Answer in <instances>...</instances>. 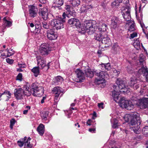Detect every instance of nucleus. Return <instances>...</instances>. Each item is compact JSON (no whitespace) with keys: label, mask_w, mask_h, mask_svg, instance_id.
Instances as JSON below:
<instances>
[{"label":"nucleus","mask_w":148,"mask_h":148,"mask_svg":"<svg viewBox=\"0 0 148 148\" xmlns=\"http://www.w3.org/2000/svg\"><path fill=\"white\" fill-rule=\"evenodd\" d=\"M124 119L126 122H129L130 128L136 134H138L141 129L139 125L140 124V117L138 115L137 113L135 112L132 114H126Z\"/></svg>","instance_id":"f257e3e1"},{"label":"nucleus","mask_w":148,"mask_h":148,"mask_svg":"<svg viewBox=\"0 0 148 148\" xmlns=\"http://www.w3.org/2000/svg\"><path fill=\"white\" fill-rule=\"evenodd\" d=\"M29 87L30 90V92H29L30 96L32 94L34 96H39V95H43L44 93L43 88L37 82L33 83Z\"/></svg>","instance_id":"f03ea898"},{"label":"nucleus","mask_w":148,"mask_h":148,"mask_svg":"<svg viewBox=\"0 0 148 148\" xmlns=\"http://www.w3.org/2000/svg\"><path fill=\"white\" fill-rule=\"evenodd\" d=\"M96 24V22L95 21L86 20L84 23L85 29L88 32L89 34H92L95 31Z\"/></svg>","instance_id":"7ed1b4c3"},{"label":"nucleus","mask_w":148,"mask_h":148,"mask_svg":"<svg viewBox=\"0 0 148 148\" xmlns=\"http://www.w3.org/2000/svg\"><path fill=\"white\" fill-rule=\"evenodd\" d=\"M15 97L17 100H21L23 99L24 97H27L30 96V93L27 91H24L21 88H16L14 91Z\"/></svg>","instance_id":"20e7f679"},{"label":"nucleus","mask_w":148,"mask_h":148,"mask_svg":"<svg viewBox=\"0 0 148 148\" xmlns=\"http://www.w3.org/2000/svg\"><path fill=\"white\" fill-rule=\"evenodd\" d=\"M65 21L64 18L58 17L53 19L51 23L53 27L57 30L61 29L64 28V24Z\"/></svg>","instance_id":"39448f33"},{"label":"nucleus","mask_w":148,"mask_h":148,"mask_svg":"<svg viewBox=\"0 0 148 148\" xmlns=\"http://www.w3.org/2000/svg\"><path fill=\"white\" fill-rule=\"evenodd\" d=\"M95 75L97 77V78L96 79V81H103L105 80V79L108 78V75L107 73L103 71V70H101L96 69L94 71Z\"/></svg>","instance_id":"423d86ee"},{"label":"nucleus","mask_w":148,"mask_h":148,"mask_svg":"<svg viewBox=\"0 0 148 148\" xmlns=\"http://www.w3.org/2000/svg\"><path fill=\"white\" fill-rule=\"evenodd\" d=\"M120 106L122 108H125L128 110H131L133 108L134 105L130 101L125 100L124 97L121 98L120 100Z\"/></svg>","instance_id":"0eeeda50"},{"label":"nucleus","mask_w":148,"mask_h":148,"mask_svg":"<svg viewBox=\"0 0 148 148\" xmlns=\"http://www.w3.org/2000/svg\"><path fill=\"white\" fill-rule=\"evenodd\" d=\"M50 45L47 43H45L41 45L40 48V52L42 55H47L51 50Z\"/></svg>","instance_id":"6e6552de"},{"label":"nucleus","mask_w":148,"mask_h":148,"mask_svg":"<svg viewBox=\"0 0 148 148\" xmlns=\"http://www.w3.org/2000/svg\"><path fill=\"white\" fill-rule=\"evenodd\" d=\"M76 75L75 81L77 82H81L85 79L84 73L79 69H77L75 71Z\"/></svg>","instance_id":"1a4fd4ad"},{"label":"nucleus","mask_w":148,"mask_h":148,"mask_svg":"<svg viewBox=\"0 0 148 148\" xmlns=\"http://www.w3.org/2000/svg\"><path fill=\"white\" fill-rule=\"evenodd\" d=\"M47 37L48 39L51 40L56 39L58 35L54 29H49L46 31Z\"/></svg>","instance_id":"9d476101"},{"label":"nucleus","mask_w":148,"mask_h":148,"mask_svg":"<svg viewBox=\"0 0 148 148\" xmlns=\"http://www.w3.org/2000/svg\"><path fill=\"white\" fill-rule=\"evenodd\" d=\"M123 13L122 14L124 19L126 21H130L131 18L130 14V8L128 5H126L123 9Z\"/></svg>","instance_id":"9b49d317"},{"label":"nucleus","mask_w":148,"mask_h":148,"mask_svg":"<svg viewBox=\"0 0 148 148\" xmlns=\"http://www.w3.org/2000/svg\"><path fill=\"white\" fill-rule=\"evenodd\" d=\"M29 14L30 17L34 18L37 16L38 14V9L36 6L30 5L29 7Z\"/></svg>","instance_id":"f8f14e48"},{"label":"nucleus","mask_w":148,"mask_h":148,"mask_svg":"<svg viewBox=\"0 0 148 148\" xmlns=\"http://www.w3.org/2000/svg\"><path fill=\"white\" fill-rule=\"evenodd\" d=\"M136 104L141 109L146 108L148 106V98L139 99L137 102Z\"/></svg>","instance_id":"ddd939ff"},{"label":"nucleus","mask_w":148,"mask_h":148,"mask_svg":"<svg viewBox=\"0 0 148 148\" xmlns=\"http://www.w3.org/2000/svg\"><path fill=\"white\" fill-rule=\"evenodd\" d=\"M37 61V64L41 69H43L45 66L46 61L45 58L40 56H38L36 57Z\"/></svg>","instance_id":"4468645a"},{"label":"nucleus","mask_w":148,"mask_h":148,"mask_svg":"<svg viewBox=\"0 0 148 148\" xmlns=\"http://www.w3.org/2000/svg\"><path fill=\"white\" fill-rule=\"evenodd\" d=\"M68 23L71 26H75L77 28H79L80 26V23L79 20L75 18H72L69 19Z\"/></svg>","instance_id":"2eb2a0df"},{"label":"nucleus","mask_w":148,"mask_h":148,"mask_svg":"<svg viewBox=\"0 0 148 148\" xmlns=\"http://www.w3.org/2000/svg\"><path fill=\"white\" fill-rule=\"evenodd\" d=\"M118 82V81L117 82V83L118 89L124 90L122 91L123 92H127L128 88L127 86L125 85V82L122 81H120L119 82Z\"/></svg>","instance_id":"dca6fc26"},{"label":"nucleus","mask_w":148,"mask_h":148,"mask_svg":"<svg viewBox=\"0 0 148 148\" xmlns=\"http://www.w3.org/2000/svg\"><path fill=\"white\" fill-rule=\"evenodd\" d=\"M88 1H86V3L84 4L80 9V11L82 12H86L88 10H91L92 8V6L91 5L87 3Z\"/></svg>","instance_id":"f3484780"},{"label":"nucleus","mask_w":148,"mask_h":148,"mask_svg":"<svg viewBox=\"0 0 148 148\" xmlns=\"http://www.w3.org/2000/svg\"><path fill=\"white\" fill-rule=\"evenodd\" d=\"M11 94L10 92L7 90H5L0 95V100L2 99L5 100L6 101H8L9 99L11 98Z\"/></svg>","instance_id":"a211bd4d"},{"label":"nucleus","mask_w":148,"mask_h":148,"mask_svg":"<svg viewBox=\"0 0 148 148\" xmlns=\"http://www.w3.org/2000/svg\"><path fill=\"white\" fill-rule=\"evenodd\" d=\"M39 15L41 16L44 20H46L48 17V12L47 9L45 8L42 10L41 12L38 13Z\"/></svg>","instance_id":"6ab92c4d"},{"label":"nucleus","mask_w":148,"mask_h":148,"mask_svg":"<svg viewBox=\"0 0 148 148\" xmlns=\"http://www.w3.org/2000/svg\"><path fill=\"white\" fill-rule=\"evenodd\" d=\"M99 66L101 69V70L103 71H109L111 69L110 64L109 63L106 64L102 63L99 64Z\"/></svg>","instance_id":"aec40b11"},{"label":"nucleus","mask_w":148,"mask_h":148,"mask_svg":"<svg viewBox=\"0 0 148 148\" xmlns=\"http://www.w3.org/2000/svg\"><path fill=\"white\" fill-rule=\"evenodd\" d=\"M45 126L42 124H40L38 127L37 130L40 136H42L45 132Z\"/></svg>","instance_id":"412c9836"},{"label":"nucleus","mask_w":148,"mask_h":148,"mask_svg":"<svg viewBox=\"0 0 148 148\" xmlns=\"http://www.w3.org/2000/svg\"><path fill=\"white\" fill-rule=\"evenodd\" d=\"M121 92V91H120V90L118 91H116L115 90L112 92V96L115 101H116L119 99V95L120 94V92Z\"/></svg>","instance_id":"4be33fe9"},{"label":"nucleus","mask_w":148,"mask_h":148,"mask_svg":"<svg viewBox=\"0 0 148 148\" xmlns=\"http://www.w3.org/2000/svg\"><path fill=\"white\" fill-rule=\"evenodd\" d=\"M54 3L56 5V6L59 9H61V6L63 5L64 3V0H54Z\"/></svg>","instance_id":"5701e85b"},{"label":"nucleus","mask_w":148,"mask_h":148,"mask_svg":"<svg viewBox=\"0 0 148 148\" xmlns=\"http://www.w3.org/2000/svg\"><path fill=\"white\" fill-rule=\"evenodd\" d=\"M139 71L142 72L144 74V75L145 77L146 81L148 82V70L147 69L145 68L143 66L142 67V68L139 70Z\"/></svg>","instance_id":"b1692460"},{"label":"nucleus","mask_w":148,"mask_h":148,"mask_svg":"<svg viewBox=\"0 0 148 148\" xmlns=\"http://www.w3.org/2000/svg\"><path fill=\"white\" fill-rule=\"evenodd\" d=\"M63 80V79L62 77L61 76H58L53 79V82L55 85H57L59 82H61Z\"/></svg>","instance_id":"393cba45"},{"label":"nucleus","mask_w":148,"mask_h":148,"mask_svg":"<svg viewBox=\"0 0 148 148\" xmlns=\"http://www.w3.org/2000/svg\"><path fill=\"white\" fill-rule=\"evenodd\" d=\"M137 82V79L136 77H132L130 78L128 82L129 85L131 86H132Z\"/></svg>","instance_id":"a878e982"},{"label":"nucleus","mask_w":148,"mask_h":148,"mask_svg":"<svg viewBox=\"0 0 148 148\" xmlns=\"http://www.w3.org/2000/svg\"><path fill=\"white\" fill-rule=\"evenodd\" d=\"M101 42L105 44H108L110 42V39L106 34H104L103 37Z\"/></svg>","instance_id":"bb28decb"},{"label":"nucleus","mask_w":148,"mask_h":148,"mask_svg":"<svg viewBox=\"0 0 148 148\" xmlns=\"http://www.w3.org/2000/svg\"><path fill=\"white\" fill-rule=\"evenodd\" d=\"M96 69H93V71H92L91 69H88L87 72H86V74L87 77H89L90 78H92L94 75H95L94 71Z\"/></svg>","instance_id":"cd10ccee"},{"label":"nucleus","mask_w":148,"mask_h":148,"mask_svg":"<svg viewBox=\"0 0 148 148\" xmlns=\"http://www.w3.org/2000/svg\"><path fill=\"white\" fill-rule=\"evenodd\" d=\"M104 33L103 32H101L99 34H97L95 36V38L96 40L99 41H102V40L104 35Z\"/></svg>","instance_id":"c85d7f7f"},{"label":"nucleus","mask_w":148,"mask_h":148,"mask_svg":"<svg viewBox=\"0 0 148 148\" xmlns=\"http://www.w3.org/2000/svg\"><path fill=\"white\" fill-rule=\"evenodd\" d=\"M39 67H35L33 68L32 70V72L34 73V76L35 77H37L39 75L40 72L39 70Z\"/></svg>","instance_id":"c756f323"},{"label":"nucleus","mask_w":148,"mask_h":148,"mask_svg":"<svg viewBox=\"0 0 148 148\" xmlns=\"http://www.w3.org/2000/svg\"><path fill=\"white\" fill-rule=\"evenodd\" d=\"M60 87L59 86L55 87L53 88V91L55 95H59L61 93Z\"/></svg>","instance_id":"7c9ffc66"},{"label":"nucleus","mask_w":148,"mask_h":148,"mask_svg":"<svg viewBox=\"0 0 148 148\" xmlns=\"http://www.w3.org/2000/svg\"><path fill=\"white\" fill-rule=\"evenodd\" d=\"M27 137L25 136L23 138H21L20 140L17 142L18 145L21 147L24 144V141L26 140Z\"/></svg>","instance_id":"2f4dec72"},{"label":"nucleus","mask_w":148,"mask_h":148,"mask_svg":"<svg viewBox=\"0 0 148 148\" xmlns=\"http://www.w3.org/2000/svg\"><path fill=\"white\" fill-rule=\"evenodd\" d=\"M107 25L105 23H103L98 28L99 30L101 32L105 31L107 28Z\"/></svg>","instance_id":"473e14b6"},{"label":"nucleus","mask_w":148,"mask_h":148,"mask_svg":"<svg viewBox=\"0 0 148 148\" xmlns=\"http://www.w3.org/2000/svg\"><path fill=\"white\" fill-rule=\"evenodd\" d=\"M49 112L48 111L44 112L41 114V116L42 118L45 120H46L47 119V118L48 116Z\"/></svg>","instance_id":"72a5a7b5"},{"label":"nucleus","mask_w":148,"mask_h":148,"mask_svg":"<svg viewBox=\"0 0 148 148\" xmlns=\"http://www.w3.org/2000/svg\"><path fill=\"white\" fill-rule=\"evenodd\" d=\"M12 22L10 21H7L6 22H4V23L2 25V26L4 29H5L6 27H10L12 25Z\"/></svg>","instance_id":"f704fd0d"},{"label":"nucleus","mask_w":148,"mask_h":148,"mask_svg":"<svg viewBox=\"0 0 148 148\" xmlns=\"http://www.w3.org/2000/svg\"><path fill=\"white\" fill-rule=\"evenodd\" d=\"M42 26L45 29H49L50 25L49 24L45 21H43L42 22Z\"/></svg>","instance_id":"c9c22d12"},{"label":"nucleus","mask_w":148,"mask_h":148,"mask_svg":"<svg viewBox=\"0 0 148 148\" xmlns=\"http://www.w3.org/2000/svg\"><path fill=\"white\" fill-rule=\"evenodd\" d=\"M122 1L123 0H115L112 3L111 5L113 7L116 6H118L119 5L120 3H121Z\"/></svg>","instance_id":"e433bc0d"},{"label":"nucleus","mask_w":148,"mask_h":148,"mask_svg":"<svg viewBox=\"0 0 148 148\" xmlns=\"http://www.w3.org/2000/svg\"><path fill=\"white\" fill-rule=\"evenodd\" d=\"M80 1L79 0H73L71 2L73 6L74 7L78 6L80 4Z\"/></svg>","instance_id":"4c0bfd02"},{"label":"nucleus","mask_w":148,"mask_h":148,"mask_svg":"<svg viewBox=\"0 0 148 148\" xmlns=\"http://www.w3.org/2000/svg\"><path fill=\"white\" fill-rule=\"evenodd\" d=\"M143 134L146 136H148V126L144 127L142 130Z\"/></svg>","instance_id":"58836bf2"},{"label":"nucleus","mask_w":148,"mask_h":148,"mask_svg":"<svg viewBox=\"0 0 148 148\" xmlns=\"http://www.w3.org/2000/svg\"><path fill=\"white\" fill-rule=\"evenodd\" d=\"M16 122V121L14 119L12 118L11 119L10 121V127L11 129H13V127Z\"/></svg>","instance_id":"ea45409f"},{"label":"nucleus","mask_w":148,"mask_h":148,"mask_svg":"<svg viewBox=\"0 0 148 148\" xmlns=\"http://www.w3.org/2000/svg\"><path fill=\"white\" fill-rule=\"evenodd\" d=\"M7 51L8 52L7 54L8 57H9L13 55L14 53V51L12 49H11L10 51L9 49H7Z\"/></svg>","instance_id":"a19ab883"},{"label":"nucleus","mask_w":148,"mask_h":148,"mask_svg":"<svg viewBox=\"0 0 148 148\" xmlns=\"http://www.w3.org/2000/svg\"><path fill=\"white\" fill-rule=\"evenodd\" d=\"M112 22L115 23H119V20L118 18L116 17L113 16L111 19Z\"/></svg>","instance_id":"79ce46f5"},{"label":"nucleus","mask_w":148,"mask_h":148,"mask_svg":"<svg viewBox=\"0 0 148 148\" xmlns=\"http://www.w3.org/2000/svg\"><path fill=\"white\" fill-rule=\"evenodd\" d=\"M134 22L133 21V23H132V24L130 26V27L128 29L129 31L130 32L134 31L135 30V29L134 27Z\"/></svg>","instance_id":"37998d69"},{"label":"nucleus","mask_w":148,"mask_h":148,"mask_svg":"<svg viewBox=\"0 0 148 148\" xmlns=\"http://www.w3.org/2000/svg\"><path fill=\"white\" fill-rule=\"evenodd\" d=\"M22 77L23 75L22 74L20 73H19L16 76V80L21 82L22 81L23 79Z\"/></svg>","instance_id":"c03bdc74"},{"label":"nucleus","mask_w":148,"mask_h":148,"mask_svg":"<svg viewBox=\"0 0 148 148\" xmlns=\"http://www.w3.org/2000/svg\"><path fill=\"white\" fill-rule=\"evenodd\" d=\"M144 57L143 56V54H141L140 55L139 62L140 64L143 63H145V61L144 60Z\"/></svg>","instance_id":"a18cd8bd"},{"label":"nucleus","mask_w":148,"mask_h":148,"mask_svg":"<svg viewBox=\"0 0 148 148\" xmlns=\"http://www.w3.org/2000/svg\"><path fill=\"white\" fill-rule=\"evenodd\" d=\"M65 10L68 12H71V6L70 5L68 4H66L65 5V7H64Z\"/></svg>","instance_id":"49530a36"},{"label":"nucleus","mask_w":148,"mask_h":148,"mask_svg":"<svg viewBox=\"0 0 148 148\" xmlns=\"http://www.w3.org/2000/svg\"><path fill=\"white\" fill-rule=\"evenodd\" d=\"M117 27V23H114L112 22L111 24V27L114 29H115Z\"/></svg>","instance_id":"de8ad7c7"},{"label":"nucleus","mask_w":148,"mask_h":148,"mask_svg":"<svg viewBox=\"0 0 148 148\" xmlns=\"http://www.w3.org/2000/svg\"><path fill=\"white\" fill-rule=\"evenodd\" d=\"M23 88L25 90H24V91H27L29 92H30V90H29L30 88H29V87L27 86V85H24L23 86Z\"/></svg>","instance_id":"09e8293b"},{"label":"nucleus","mask_w":148,"mask_h":148,"mask_svg":"<svg viewBox=\"0 0 148 148\" xmlns=\"http://www.w3.org/2000/svg\"><path fill=\"white\" fill-rule=\"evenodd\" d=\"M93 122L92 121L91 119H88L86 122V123L87 125H92V123Z\"/></svg>","instance_id":"8fccbe9b"},{"label":"nucleus","mask_w":148,"mask_h":148,"mask_svg":"<svg viewBox=\"0 0 148 148\" xmlns=\"http://www.w3.org/2000/svg\"><path fill=\"white\" fill-rule=\"evenodd\" d=\"M6 61L8 63H9L10 64H12L14 62L13 60L12 59H10L9 58H7L6 59Z\"/></svg>","instance_id":"3c124183"},{"label":"nucleus","mask_w":148,"mask_h":148,"mask_svg":"<svg viewBox=\"0 0 148 148\" xmlns=\"http://www.w3.org/2000/svg\"><path fill=\"white\" fill-rule=\"evenodd\" d=\"M31 140V138L29 137L27 138V140L26 139V140L25 141H24V143H25V145H26L27 144L30 143V141Z\"/></svg>","instance_id":"603ef678"},{"label":"nucleus","mask_w":148,"mask_h":148,"mask_svg":"<svg viewBox=\"0 0 148 148\" xmlns=\"http://www.w3.org/2000/svg\"><path fill=\"white\" fill-rule=\"evenodd\" d=\"M137 34L136 33L134 32L130 34V38H133L137 36Z\"/></svg>","instance_id":"864d4df0"},{"label":"nucleus","mask_w":148,"mask_h":148,"mask_svg":"<svg viewBox=\"0 0 148 148\" xmlns=\"http://www.w3.org/2000/svg\"><path fill=\"white\" fill-rule=\"evenodd\" d=\"M142 16H141V21H139V23L140 24L141 27L143 28L144 27L145 25H144V24L143 23V22L142 21H141L142 20Z\"/></svg>","instance_id":"5fc2aeb1"},{"label":"nucleus","mask_w":148,"mask_h":148,"mask_svg":"<svg viewBox=\"0 0 148 148\" xmlns=\"http://www.w3.org/2000/svg\"><path fill=\"white\" fill-rule=\"evenodd\" d=\"M119 124L117 123H114L112 127L114 128H118L119 126Z\"/></svg>","instance_id":"6e6d98bb"},{"label":"nucleus","mask_w":148,"mask_h":148,"mask_svg":"<svg viewBox=\"0 0 148 148\" xmlns=\"http://www.w3.org/2000/svg\"><path fill=\"white\" fill-rule=\"evenodd\" d=\"M127 70L128 72L131 73L132 71V68L131 66H127Z\"/></svg>","instance_id":"4d7b16f0"},{"label":"nucleus","mask_w":148,"mask_h":148,"mask_svg":"<svg viewBox=\"0 0 148 148\" xmlns=\"http://www.w3.org/2000/svg\"><path fill=\"white\" fill-rule=\"evenodd\" d=\"M1 56L3 57V58H6L8 57V54L6 55L5 53H1Z\"/></svg>","instance_id":"13d9d810"},{"label":"nucleus","mask_w":148,"mask_h":148,"mask_svg":"<svg viewBox=\"0 0 148 148\" xmlns=\"http://www.w3.org/2000/svg\"><path fill=\"white\" fill-rule=\"evenodd\" d=\"M97 117V114L95 112H94L92 117V119H94Z\"/></svg>","instance_id":"bf43d9fd"},{"label":"nucleus","mask_w":148,"mask_h":148,"mask_svg":"<svg viewBox=\"0 0 148 148\" xmlns=\"http://www.w3.org/2000/svg\"><path fill=\"white\" fill-rule=\"evenodd\" d=\"M98 106L99 108H101L102 109L103 108V103H98Z\"/></svg>","instance_id":"052dcab7"},{"label":"nucleus","mask_w":148,"mask_h":148,"mask_svg":"<svg viewBox=\"0 0 148 148\" xmlns=\"http://www.w3.org/2000/svg\"><path fill=\"white\" fill-rule=\"evenodd\" d=\"M18 65L19 66V67L20 68H24L25 67V66H24V65H25L23 64H18Z\"/></svg>","instance_id":"680f3d73"},{"label":"nucleus","mask_w":148,"mask_h":148,"mask_svg":"<svg viewBox=\"0 0 148 148\" xmlns=\"http://www.w3.org/2000/svg\"><path fill=\"white\" fill-rule=\"evenodd\" d=\"M59 95H55V97L54 98V101H57L58 99V97Z\"/></svg>","instance_id":"e2e57ef3"},{"label":"nucleus","mask_w":148,"mask_h":148,"mask_svg":"<svg viewBox=\"0 0 148 148\" xmlns=\"http://www.w3.org/2000/svg\"><path fill=\"white\" fill-rule=\"evenodd\" d=\"M50 62H49V63H48L46 65L45 64V66H44L46 68L47 70L49 68V66H50Z\"/></svg>","instance_id":"0e129e2a"},{"label":"nucleus","mask_w":148,"mask_h":148,"mask_svg":"<svg viewBox=\"0 0 148 148\" xmlns=\"http://www.w3.org/2000/svg\"><path fill=\"white\" fill-rule=\"evenodd\" d=\"M40 2L42 3L45 4L46 2V0H39Z\"/></svg>","instance_id":"69168bd1"},{"label":"nucleus","mask_w":148,"mask_h":148,"mask_svg":"<svg viewBox=\"0 0 148 148\" xmlns=\"http://www.w3.org/2000/svg\"><path fill=\"white\" fill-rule=\"evenodd\" d=\"M113 87L114 89V90H115L116 91H118V90H117V89H118V86L116 85H113Z\"/></svg>","instance_id":"338daca9"},{"label":"nucleus","mask_w":148,"mask_h":148,"mask_svg":"<svg viewBox=\"0 0 148 148\" xmlns=\"http://www.w3.org/2000/svg\"><path fill=\"white\" fill-rule=\"evenodd\" d=\"M46 99V97H43L42 98V99L41 100V103H43L44 102V100Z\"/></svg>","instance_id":"774afa93"}]
</instances>
